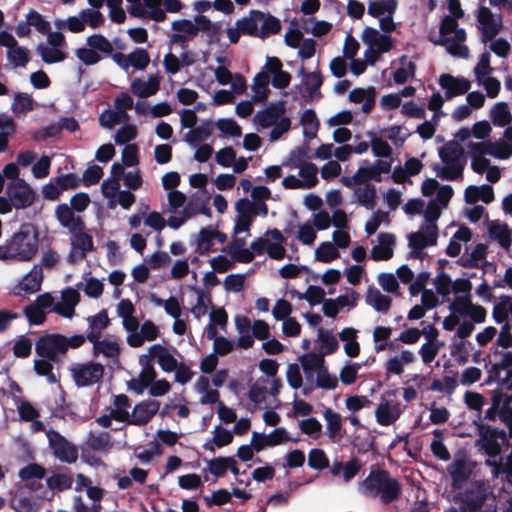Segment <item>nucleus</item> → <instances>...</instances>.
Returning <instances> with one entry per match:
<instances>
[{"label": "nucleus", "instance_id": "f257e3e1", "mask_svg": "<svg viewBox=\"0 0 512 512\" xmlns=\"http://www.w3.org/2000/svg\"><path fill=\"white\" fill-rule=\"evenodd\" d=\"M39 247V232L32 223L21 224L5 244L0 245V260L31 261Z\"/></svg>", "mask_w": 512, "mask_h": 512}, {"label": "nucleus", "instance_id": "f03ea898", "mask_svg": "<svg viewBox=\"0 0 512 512\" xmlns=\"http://www.w3.org/2000/svg\"><path fill=\"white\" fill-rule=\"evenodd\" d=\"M359 491L367 498H380L384 505L397 501L402 494L398 479L384 469H372L359 484Z\"/></svg>", "mask_w": 512, "mask_h": 512}, {"label": "nucleus", "instance_id": "7ed1b4c3", "mask_svg": "<svg viewBox=\"0 0 512 512\" xmlns=\"http://www.w3.org/2000/svg\"><path fill=\"white\" fill-rule=\"evenodd\" d=\"M477 426L479 438L476 444L490 458L498 457L502 452V448L508 449L512 446V437H509V434L504 430H499L483 423Z\"/></svg>", "mask_w": 512, "mask_h": 512}, {"label": "nucleus", "instance_id": "20e7f679", "mask_svg": "<svg viewBox=\"0 0 512 512\" xmlns=\"http://www.w3.org/2000/svg\"><path fill=\"white\" fill-rule=\"evenodd\" d=\"M488 498V490L483 481L472 482L463 492L454 496V500L459 504V510L453 509L451 512H485L484 504Z\"/></svg>", "mask_w": 512, "mask_h": 512}, {"label": "nucleus", "instance_id": "39448f33", "mask_svg": "<svg viewBox=\"0 0 512 512\" xmlns=\"http://www.w3.org/2000/svg\"><path fill=\"white\" fill-rule=\"evenodd\" d=\"M476 462L471 460L465 451L455 454L453 461L447 466L453 490H461L471 478Z\"/></svg>", "mask_w": 512, "mask_h": 512}, {"label": "nucleus", "instance_id": "423d86ee", "mask_svg": "<svg viewBox=\"0 0 512 512\" xmlns=\"http://www.w3.org/2000/svg\"><path fill=\"white\" fill-rule=\"evenodd\" d=\"M48 446L56 459L62 463L73 464L78 460V447L65 438L60 432L49 429L46 431Z\"/></svg>", "mask_w": 512, "mask_h": 512}, {"label": "nucleus", "instance_id": "0eeeda50", "mask_svg": "<svg viewBox=\"0 0 512 512\" xmlns=\"http://www.w3.org/2000/svg\"><path fill=\"white\" fill-rule=\"evenodd\" d=\"M65 336L59 333L41 336L35 346L36 353L54 363H59L61 357L66 355Z\"/></svg>", "mask_w": 512, "mask_h": 512}, {"label": "nucleus", "instance_id": "6e6552de", "mask_svg": "<svg viewBox=\"0 0 512 512\" xmlns=\"http://www.w3.org/2000/svg\"><path fill=\"white\" fill-rule=\"evenodd\" d=\"M104 375V366L98 362L79 364L72 369L73 380L78 387H87L99 382Z\"/></svg>", "mask_w": 512, "mask_h": 512}, {"label": "nucleus", "instance_id": "1a4fd4ad", "mask_svg": "<svg viewBox=\"0 0 512 512\" xmlns=\"http://www.w3.org/2000/svg\"><path fill=\"white\" fill-rule=\"evenodd\" d=\"M6 194L16 209L28 208L35 201V192L23 179L10 183L6 188Z\"/></svg>", "mask_w": 512, "mask_h": 512}, {"label": "nucleus", "instance_id": "9d476101", "mask_svg": "<svg viewBox=\"0 0 512 512\" xmlns=\"http://www.w3.org/2000/svg\"><path fill=\"white\" fill-rule=\"evenodd\" d=\"M438 239V227L436 224H422L417 232L408 236L409 247L414 250H423L428 246H434Z\"/></svg>", "mask_w": 512, "mask_h": 512}, {"label": "nucleus", "instance_id": "9b49d317", "mask_svg": "<svg viewBox=\"0 0 512 512\" xmlns=\"http://www.w3.org/2000/svg\"><path fill=\"white\" fill-rule=\"evenodd\" d=\"M477 21L481 25L482 41L484 43L492 41L498 35L502 27L501 17H499L497 21L491 10L486 6L479 8Z\"/></svg>", "mask_w": 512, "mask_h": 512}, {"label": "nucleus", "instance_id": "f8f14e48", "mask_svg": "<svg viewBox=\"0 0 512 512\" xmlns=\"http://www.w3.org/2000/svg\"><path fill=\"white\" fill-rule=\"evenodd\" d=\"M439 85L445 90L446 100L463 95L471 88V82L464 77H455L449 73H443L438 80Z\"/></svg>", "mask_w": 512, "mask_h": 512}, {"label": "nucleus", "instance_id": "ddd939ff", "mask_svg": "<svg viewBox=\"0 0 512 512\" xmlns=\"http://www.w3.org/2000/svg\"><path fill=\"white\" fill-rule=\"evenodd\" d=\"M160 402L157 400H145L136 404L127 421L130 425H146L159 411Z\"/></svg>", "mask_w": 512, "mask_h": 512}, {"label": "nucleus", "instance_id": "4468645a", "mask_svg": "<svg viewBox=\"0 0 512 512\" xmlns=\"http://www.w3.org/2000/svg\"><path fill=\"white\" fill-rule=\"evenodd\" d=\"M494 354H500L502 358L499 362L492 365L486 382L499 381L501 371L505 370L506 377L503 381L506 382V387L512 388V351L501 352L495 349Z\"/></svg>", "mask_w": 512, "mask_h": 512}, {"label": "nucleus", "instance_id": "2eb2a0df", "mask_svg": "<svg viewBox=\"0 0 512 512\" xmlns=\"http://www.w3.org/2000/svg\"><path fill=\"white\" fill-rule=\"evenodd\" d=\"M285 112L286 106L284 101L270 103L264 110L257 112L254 120L260 127L268 128L273 126Z\"/></svg>", "mask_w": 512, "mask_h": 512}, {"label": "nucleus", "instance_id": "dca6fc26", "mask_svg": "<svg viewBox=\"0 0 512 512\" xmlns=\"http://www.w3.org/2000/svg\"><path fill=\"white\" fill-rule=\"evenodd\" d=\"M150 358L157 359V362L164 372L170 373L178 368L177 359L170 353L169 349L161 344H154L149 348Z\"/></svg>", "mask_w": 512, "mask_h": 512}, {"label": "nucleus", "instance_id": "f3484780", "mask_svg": "<svg viewBox=\"0 0 512 512\" xmlns=\"http://www.w3.org/2000/svg\"><path fill=\"white\" fill-rule=\"evenodd\" d=\"M396 238L392 233L381 232L378 235L379 244L371 250V258L375 261H387L393 257V248Z\"/></svg>", "mask_w": 512, "mask_h": 512}, {"label": "nucleus", "instance_id": "a211bd4d", "mask_svg": "<svg viewBox=\"0 0 512 512\" xmlns=\"http://www.w3.org/2000/svg\"><path fill=\"white\" fill-rule=\"evenodd\" d=\"M376 89L373 86L364 88H354L349 93V101L359 104L364 101L362 111L366 114L370 113L375 107Z\"/></svg>", "mask_w": 512, "mask_h": 512}, {"label": "nucleus", "instance_id": "6ab92c4d", "mask_svg": "<svg viewBox=\"0 0 512 512\" xmlns=\"http://www.w3.org/2000/svg\"><path fill=\"white\" fill-rule=\"evenodd\" d=\"M323 417L326 421V434L329 439L332 441L341 439L346 433L343 429L341 415L331 408H326L323 411Z\"/></svg>", "mask_w": 512, "mask_h": 512}, {"label": "nucleus", "instance_id": "aec40b11", "mask_svg": "<svg viewBox=\"0 0 512 512\" xmlns=\"http://www.w3.org/2000/svg\"><path fill=\"white\" fill-rule=\"evenodd\" d=\"M265 18V13L260 10H251L248 17L237 20L236 26L240 27L242 34L259 37L258 24Z\"/></svg>", "mask_w": 512, "mask_h": 512}, {"label": "nucleus", "instance_id": "412c9836", "mask_svg": "<svg viewBox=\"0 0 512 512\" xmlns=\"http://www.w3.org/2000/svg\"><path fill=\"white\" fill-rule=\"evenodd\" d=\"M488 232L491 239L498 241L501 247L508 249L511 245L512 231L506 223L500 221H490Z\"/></svg>", "mask_w": 512, "mask_h": 512}, {"label": "nucleus", "instance_id": "4be33fe9", "mask_svg": "<svg viewBox=\"0 0 512 512\" xmlns=\"http://www.w3.org/2000/svg\"><path fill=\"white\" fill-rule=\"evenodd\" d=\"M299 362L307 379H311L314 373L318 374L325 365V358L321 354L314 352L303 354L299 357Z\"/></svg>", "mask_w": 512, "mask_h": 512}, {"label": "nucleus", "instance_id": "5701e85b", "mask_svg": "<svg viewBox=\"0 0 512 512\" xmlns=\"http://www.w3.org/2000/svg\"><path fill=\"white\" fill-rule=\"evenodd\" d=\"M159 88L160 83L156 77H150L148 82L135 78L131 83L132 93L140 98H147L156 94Z\"/></svg>", "mask_w": 512, "mask_h": 512}, {"label": "nucleus", "instance_id": "b1692460", "mask_svg": "<svg viewBox=\"0 0 512 512\" xmlns=\"http://www.w3.org/2000/svg\"><path fill=\"white\" fill-rule=\"evenodd\" d=\"M366 303L376 311L386 313L391 307L392 300L389 296L383 295L374 286H370L366 294Z\"/></svg>", "mask_w": 512, "mask_h": 512}, {"label": "nucleus", "instance_id": "393cba45", "mask_svg": "<svg viewBox=\"0 0 512 512\" xmlns=\"http://www.w3.org/2000/svg\"><path fill=\"white\" fill-rule=\"evenodd\" d=\"M490 119L493 125L497 127H506L512 121V114L508 103L498 102L490 111Z\"/></svg>", "mask_w": 512, "mask_h": 512}, {"label": "nucleus", "instance_id": "a878e982", "mask_svg": "<svg viewBox=\"0 0 512 512\" xmlns=\"http://www.w3.org/2000/svg\"><path fill=\"white\" fill-rule=\"evenodd\" d=\"M298 75L302 77V83L306 87L308 96H313L316 92H319L323 84V77L319 71L307 72L304 66H301Z\"/></svg>", "mask_w": 512, "mask_h": 512}, {"label": "nucleus", "instance_id": "bb28decb", "mask_svg": "<svg viewBox=\"0 0 512 512\" xmlns=\"http://www.w3.org/2000/svg\"><path fill=\"white\" fill-rule=\"evenodd\" d=\"M42 281V269L38 266H34L33 269L23 278L19 287L26 293H35L41 289Z\"/></svg>", "mask_w": 512, "mask_h": 512}, {"label": "nucleus", "instance_id": "cd10ccee", "mask_svg": "<svg viewBox=\"0 0 512 512\" xmlns=\"http://www.w3.org/2000/svg\"><path fill=\"white\" fill-rule=\"evenodd\" d=\"M213 129L214 123L212 121H205L187 132L185 134V141L189 144L196 145L206 140L212 134Z\"/></svg>", "mask_w": 512, "mask_h": 512}, {"label": "nucleus", "instance_id": "c85d7f7f", "mask_svg": "<svg viewBox=\"0 0 512 512\" xmlns=\"http://www.w3.org/2000/svg\"><path fill=\"white\" fill-rule=\"evenodd\" d=\"M458 27V19L451 17L450 15L444 16L441 20L439 33L440 37L437 40L430 38V41L435 45L445 46L450 42L449 34L453 33Z\"/></svg>", "mask_w": 512, "mask_h": 512}, {"label": "nucleus", "instance_id": "c756f323", "mask_svg": "<svg viewBox=\"0 0 512 512\" xmlns=\"http://www.w3.org/2000/svg\"><path fill=\"white\" fill-rule=\"evenodd\" d=\"M358 203L368 210H373L376 206V188L373 184L366 183L363 187L355 190Z\"/></svg>", "mask_w": 512, "mask_h": 512}, {"label": "nucleus", "instance_id": "7c9ffc66", "mask_svg": "<svg viewBox=\"0 0 512 512\" xmlns=\"http://www.w3.org/2000/svg\"><path fill=\"white\" fill-rule=\"evenodd\" d=\"M214 237L212 233V226L201 228L197 239H196V250L195 252L203 256L210 253L213 250Z\"/></svg>", "mask_w": 512, "mask_h": 512}, {"label": "nucleus", "instance_id": "2f4dec72", "mask_svg": "<svg viewBox=\"0 0 512 512\" xmlns=\"http://www.w3.org/2000/svg\"><path fill=\"white\" fill-rule=\"evenodd\" d=\"M463 154V147L456 141H451L439 149V157L445 164L459 162Z\"/></svg>", "mask_w": 512, "mask_h": 512}, {"label": "nucleus", "instance_id": "473e14b6", "mask_svg": "<svg viewBox=\"0 0 512 512\" xmlns=\"http://www.w3.org/2000/svg\"><path fill=\"white\" fill-rule=\"evenodd\" d=\"M115 409L112 411V416L114 420L119 422H127L129 420V412L128 408L131 406V401L129 397L125 394H119L114 397L113 402Z\"/></svg>", "mask_w": 512, "mask_h": 512}, {"label": "nucleus", "instance_id": "72a5a7b5", "mask_svg": "<svg viewBox=\"0 0 512 512\" xmlns=\"http://www.w3.org/2000/svg\"><path fill=\"white\" fill-rule=\"evenodd\" d=\"M318 339L323 351L320 354L323 355V357L335 353L339 348V343L331 331L320 328L318 330Z\"/></svg>", "mask_w": 512, "mask_h": 512}, {"label": "nucleus", "instance_id": "f704fd0d", "mask_svg": "<svg viewBox=\"0 0 512 512\" xmlns=\"http://www.w3.org/2000/svg\"><path fill=\"white\" fill-rule=\"evenodd\" d=\"M375 417L380 425L389 426L398 419L399 415L391 410L390 402L385 400L377 406Z\"/></svg>", "mask_w": 512, "mask_h": 512}, {"label": "nucleus", "instance_id": "c9c22d12", "mask_svg": "<svg viewBox=\"0 0 512 512\" xmlns=\"http://www.w3.org/2000/svg\"><path fill=\"white\" fill-rule=\"evenodd\" d=\"M337 247L331 242H322L315 251V259L322 263H330L339 258Z\"/></svg>", "mask_w": 512, "mask_h": 512}, {"label": "nucleus", "instance_id": "e433bc0d", "mask_svg": "<svg viewBox=\"0 0 512 512\" xmlns=\"http://www.w3.org/2000/svg\"><path fill=\"white\" fill-rule=\"evenodd\" d=\"M464 165L459 162H452L446 164L445 167L440 168L439 165H435L434 170L437 171V176L444 180L455 181L462 177Z\"/></svg>", "mask_w": 512, "mask_h": 512}, {"label": "nucleus", "instance_id": "4c0bfd02", "mask_svg": "<svg viewBox=\"0 0 512 512\" xmlns=\"http://www.w3.org/2000/svg\"><path fill=\"white\" fill-rule=\"evenodd\" d=\"M35 105V101L30 95L17 92L14 96L12 109L16 114L26 115L28 112L34 110Z\"/></svg>", "mask_w": 512, "mask_h": 512}, {"label": "nucleus", "instance_id": "58836bf2", "mask_svg": "<svg viewBox=\"0 0 512 512\" xmlns=\"http://www.w3.org/2000/svg\"><path fill=\"white\" fill-rule=\"evenodd\" d=\"M46 484L51 490H68L72 487L73 477L70 474L56 473L46 479Z\"/></svg>", "mask_w": 512, "mask_h": 512}, {"label": "nucleus", "instance_id": "ea45409f", "mask_svg": "<svg viewBox=\"0 0 512 512\" xmlns=\"http://www.w3.org/2000/svg\"><path fill=\"white\" fill-rule=\"evenodd\" d=\"M308 152L309 144L308 142H305L303 145L296 147L290 152L289 158L284 165L291 168H299L303 166L304 163H307L305 160L308 158Z\"/></svg>", "mask_w": 512, "mask_h": 512}, {"label": "nucleus", "instance_id": "a19ab883", "mask_svg": "<svg viewBox=\"0 0 512 512\" xmlns=\"http://www.w3.org/2000/svg\"><path fill=\"white\" fill-rule=\"evenodd\" d=\"M87 445L94 451H107L111 447V436L108 432H100L97 435L91 432Z\"/></svg>", "mask_w": 512, "mask_h": 512}, {"label": "nucleus", "instance_id": "79ce46f5", "mask_svg": "<svg viewBox=\"0 0 512 512\" xmlns=\"http://www.w3.org/2000/svg\"><path fill=\"white\" fill-rule=\"evenodd\" d=\"M318 168L312 163H304L303 166L299 167V175L303 179L304 188H313L318 183L317 178Z\"/></svg>", "mask_w": 512, "mask_h": 512}, {"label": "nucleus", "instance_id": "37998d69", "mask_svg": "<svg viewBox=\"0 0 512 512\" xmlns=\"http://www.w3.org/2000/svg\"><path fill=\"white\" fill-rule=\"evenodd\" d=\"M308 466L315 470H324L329 467V458L320 448H313L308 453Z\"/></svg>", "mask_w": 512, "mask_h": 512}, {"label": "nucleus", "instance_id": "c03bdc74", "mask_svg": "<svg viewBox=\"0 0 512 512\" xmlns=\"http://www.w3.org/2000/svg\"><path fill=\"white\" fill-rule=\"evenodd\" d=\"M433 435L435 438L430 445L431 451L434 456L443 461H448L451 458V455L447 449V447L442 442L443 432L439 429H435L433 431Z\"/></svg>", "mask_w": 512, "mask_h": 512}, {"label": "nucleus", "instance_id": "a18cd8bd", "mask_svg": "<svg viewBox=\"0 0 512 512\" xmlns=\"http://www.w3.org/2000/svg\"><path fill=\"white\" fill-rule=\"evenodd\" d=\"M472 348L473 345L471 342L460 341L451 346L450 353L456 358L458 364L464 365L469 361L470 349Z\"/></svg>", "mask_w": 512, "mask_h": 512}, {"label": "nucleus", "instance_id": "49530a36", "mask_svg": "<svg viewBox=\"0 0 512 512\" xmlns=\"http://www.w3.org/2000/svg\"><path fill=\"white\" fill-rule=\"evenodd\" d=\"M45 468L38 463H30L19 470L18 476L22 481L31 479H43L45 477Z\"/></svg>", "mask_w": 512, "mask_h": 512}, {"label": "nucleus", "instance_id": "de8ad7c7", "mask_svg": "<svg viewBox=\"0 0 512 512\" xmlns=\"http://www.w3.org/2000/svg\"><path fill=\"white\" fill-rule=\"evenodd\" d=\"M259 37L264 39L270 35L278 34L281 30L280 20L271 14H265V18L261 21Z\"/></svg>", "mask_w": 512, "mask_h": 512}, {"label": "nucleus", "instance_id": "09e8293b", "mask_svg": "<svg viewBox=\"0 0 512 512\" xmlns=\"http://www.w3.org/2000/svg\"><path fill=\"white\" fill-rule=\"evenodd\" d=\"M127 60H129V66L137 70H144L149 65L150 56L145 49L136 48L127 56Z\"/></svg>", "mask_w": 512, "mask_h": 512}, {"label": "nucleus", "instance_id": "8fccbe9b", "mask_svg": "<svg viewBox=\"0 0 512 512\" xmlns=\"http://www.w3.org/2000/svg\"><path fill=\"white\" fill-rule=\"evenodd\" d=\"M215 125L225 136L240 137L242 135L241 127L234 119L221 118L216 121Z\"/></svg>", "mask_w": 512, "mask_h": 512}, {"label": "nucleus", "instance_id": "3c124183", "mask_svg": "<svg viewBox=\"0 0 512 512\" xmlns=\"http://www.w3.org/2000/svg\"><path fill=\"white\" fill-rule=\"evenodd\" d=\"M315 386L321 389L333 390L338 386V379L335 375L330 374L328 368L324 365L318 371Z\"/></svg>", "mask_w": 512, "mask_h": 512}, {"label": "nucleus", "instance_id": "603ef678", "mask_svg": "<svg viewBox=\"0 0 512 512\" xmlns=\"http://www.w3.org/2000/svg\"><path fill=\"white\" fill-rule=\"evenodd\" d=\"M93 354L95 357L103 354L107 358H115L120 354V346L115 341L101 340L97 349L93 347Z\"/></svg>", "mask_w": 512, "mask_h": 512}, {"label": "nucleus", "instance_id": "864d4df0", "mask_svg": "<svg viewBox=\"0 0 512 512\" xmlns=\"http://www.w3.org/2000/svg\"><path fill=\"white\" fill-rule=\"evenodd\" d=\"M510 300V296L503 295L500 297L498 303H496L492 310V317L494 321L498 324L510 323L509 321V313L506 307V303Z\"/></svg>", "mask_w": 512, "mask_h": 512}, {"label": "nucleus", "instance_id": "5fc2aeb1", "mask_svg": "<svg viewBox=\"0 0 512 512\" xmlns=\"http://www.w3.org/2000/svg\"><path fill=\"white\" fill-rule=\"evenodd\" d=\"M87 45L93 50L100 51L105 54H111L113 51L112 44L102 34H93L87 38Z\"/></svg>", "mask_w": 512, "mask_h": 512}, {"label": "nucleus", "instance_id": "6e6d98bb", "mask_svg": "<svg viewBox=\"0 0 512 512\" xmlns=\"http://www.w3.org/2000/svg\"><path fill=\"white\" fill-rule=\"evenodd\" d=\"M26 19L29 22L30 26L36 28V30L41 34L49 33L51 30L50 23L46 21L43 16L35 10H30L26 15Z\"/></svg>", "mask_w": 512, "mask_h": 512}, {"label": "nucleus", "instance_id": "4d7b16f0", "mask_svg": "<svg viewBox=\"0 0 512 512\" xmlns=\"http://www.w3.org/2000/svg\"><path fill=\"white\" fill-rule=\"evenodd\" d=\"M53 361H50L46 358L35 360L34 362V370L40 376L47 377L49 383H55L57 381L54 373H53Z\"/></svg>", "mask_w": 512, "mask_h": 512}, {"label": "nucleus", "instance_id": "13d9d810", "mask_svg": "<svg viewBox=\"0 0 512 512\" xmlns=\"http://www.w3.org/2000/svg\"><path fill=\"white\" fill-rule=\"evenodd\" d=\"M24 314L31 325H41L46 320V313L40 309L39 305L33 303L24 308Z\"/></svg>", "mask_w": 512, "mask_h": 512}, {"label": "nucleus", "instance_id": "bf43d9fd", "mask_svg": "<svg viewBox=\"0 0 512 512\" xmlns=\"http://www.w3.org/2000/svg\"><path fill=\"white\" fill-rule=\"evenodd\" d=\"M73 247L80 249L82 255L85 256L87 252L94 250L93 238L88 233H76L72 240Z\"/></svg>", "mask_w": 512, "mask_h": 512}, {"label": "nucleus", "instance_id": "052dcab7", "mask_svg": "<svg viewBox=\"0 0 512 512\" xmlns=\"http://www.w3.org/2000/svg\"><path fill=\"white\" fill-rule=\"evenodd\" d=\"M490 53L485 51L479 57V62L474 68V73L478 82H481L482 79L489 75L492 72V67L490 65Z\"/></svg>", "mask_w": 512, "mask_h": 512}, {"label": "nucleus", "instance_id": "680f3d73", "mask_svg": "<svg viewBox=\"0 0 512 512\" xmlns=\"http://www.w3.org/2000/svg\"><path fill=\"white\" fill-rule=\"evenodd\" d=\"M443 343H435V342H426L424 343L420 349L419 354L422 358V361L425 364H430L435 357L438 355Z\"/></svg>", "mask_w": 512, "mask_h": 512}, {"label": "nucleus", "instance_id": "e2e57ef3", "mask_svg": "<svg viewBox=\"0 0 512 512\" xmlns=\"http://www.w3.org/2000/svg\"><path fill=\"white\" fill-rule=\"evenodd\" d=\"M103 169L99 165L89 166L83 173L81 182L84 186L89 187L99 183L103 177Z\"/></svg>", "mask_w": 512, "mask_h": 512}, {"label": "nucleus", "instance_id": "0e129e2a", "mask_svg": "<svg viewBox=\"0 0 512 512\" xmlns=\"http://www.w3.org/2000/svg\"><path fill=\"white\" fill-rule=\"evenodd\" d=\"M55 215L59 223L65 228L74 222V210L66 203L59 204L56 207Z\"/></svg>", "mask_w": 512, "mask_h": 512}, {"label": "nucleus", "instance_id": "69168bd1", "mask_svg": "<svg viewBox=\"0 0 512 512\" xmlns=\"http://www.w3.org/2000/svg\"><path fill=\"white\" fill-rule=\"evenodd\" d=\"M80 17L84 24L87 23L91 28H98L105 21L103 14L98 9H84L80 12Z\"/></svg>", "mask_w": 512, "mask_h": 512}, {"label": "nucleus", "instance_id": "338daca9", "mask_svg": "<svg viewBox=\"0 0 512 512\" xmlns=\"http://www.w3.org/2000/svg\"><path fill=\"white\" fill-rule=\"evenodd\" d=\"M54 181L62 191L76 189L81 184V179L74 173L58 176Z\"/></svg>", "mask_w": 512, "mask_h": 512}, {"label": "nucleus", "instance_id": "774afa93", "mask_svg": "<svg viewBox=\"0 0 512 512\" xmlns=\"http://www.w3.org/2000/svg\"><path fill=\"white\" fill-rule=\"evenodd\" d=\"M208 469L215 477H224L228 470V457H216L209 460Z\"/></svg>", "mask_w": 512, "mask_h": 512}]
</instances>
